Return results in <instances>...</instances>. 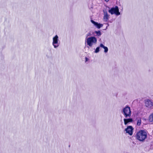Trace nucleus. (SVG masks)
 Here are the masks:
<instances>
[{"instance_id":"nucleus-1","label":"nucleus","mask_w":153,"mask_h":153,"mask_svg":"<svg viewBox=\"0 0 153 153\" xmlns=\"http://www.w3.org/2000/svg\"><path fill=\"white\" fill-rule=\"evenodd\" d=\"M137 139L140 141H143L147 137L146 132L144 130H140L136 134Z\"/></svg>"},{"instance_id":"nucleus-2","label":"nucleus","mask_w":153,"mask_h":153,"mask_svg":"<svg viewBox=\"0 0 153 153\" xmlns=\"http://www.w3.org/2000/svg\"><path fill=\"white\" fill-rule=\"evenodd\" d=\"M97 42V40L94 36H90L85 38V43H86L87 45L91 47L94 45L96 44Z\"/></svg>"},{"instance_id":"nucleus-3","label":"nucleus","mask_w":153,"mask_h":153,"mask_svg":"<svg viewBox=\"0 0 153 153\" xmlns=\"http://www.w3.org/2000/svg\"><path fill=\"white\" fill-rule=\"evenodd\" d=\"M122 112L126 118L130 117L131 114L130 108L128 106H126L124 108Z\"/></svg>"},{"instance_id":"nucleus-4","label":"nucleus","mask_w":153,"mask_h":153,"mask_svg":"<svg viewBox=\"0 0 153 153\" xmlns=\"http://www.w3.org/2000/svg\"><path fill=\"white\" fill-rule=\"evenodd\" d=\"M60 44L59 37L57 35H56L53 38L52 45L55 48H56L59 46Z\"/></svg>"},{"instance_id":"nucleus-5","label":"nucleus","mask_w":153,"mask_h":153,"mask_svg":"<svg viewBox=\"0 0 153 153\" xmlns=\"http://www.w3.org/2000/svg\"><path fill=\"white\" fill-rule=\"evenodd\" d=\"M108 12L111 15L115 14L116 16H119L120 14L119 12L118 7L116 6L115 7H113L108 10Z\"/></svg>"},{"instance_id":"nucleus-6","label":"nucleus","mask_w":153,"mask_h":153,"mask_svg":"<svg viewBox=\"0 0 153 153\" xmlns=\"http://www.w3.org/2000/svg\"><path fill=\"white\" fill-rule=\"evenodd\" d=\"M133 128L131 126H128L125 129L126 133H128L130 135H132Z\"/></svg>"},{"instance_id":"nucleus-7","label":"nucleus","mask_w":153,"mask_h":153,"mask_svg":"<svg viewBox=\"0 0 153 153\" xmlns=\"http://www.w3.org/2000/svg\"><path fill=\"white\" fill-rule=\"evenodd\" d=\"M145 104L146 106L148 108H151L153 106V103L149 99L145 100Z\"/></svg>"},{"instance_id":"nucleus-8","label":"nucleus","mask_w":153,"mask_h":153,"mask_svg":"<svg viewBox=\"0 0 153 153\" xmlns=\"http://www.w3.org/2000/svg\"><path fill=\"white\" fill-rule=\"evenodd\" d=\"M91 22L94 25H95L97 28L98 29L100 28L101 27H102L103 26V25L102 24H99L97 22H95L92 20H91Z\"/></svg>"},{"instance_id":"nucleus-9","label":"nucleus","mask_w":153,"mask_h":153,"mask_svg":"<svg viewBox=\"0 0 153 153\" xmlns=\"http://www.w3.org/2000/svg\"><path fill=\"white\" fill-rule=\"evenodd\" d=\"M104 17L103 20L105 22H107L109 16L106 11H103Z\"/></svg>"},{"instance_id":"nucleus-10","label":"nucleus","mask_w":153,"mask_h":153,"mask_svg":"<svg viewBox=\"0 0 153 153\" xmlns=\"http://www.w3.org/2000/svg\"><path fill=\"white\" fill-rule=\"evenodd\" d=\"M124 123L125 125H127L128 123L131 122L133 121L132 119L131 118L129 119H124Z\"/></svg>"},{"instance_id":"nucleus-11","label":"nucleus","mask_w":153,"mask_h":153,"mask_svg":"<svg viewBox=\"0 0 153 153\" xmlns=\"http://www.w3.org/2000/svg\"><path fill=\"white\" fill-rule=\"evenodd\" d=\"M101 48H102L104 49V52L106 53L108 52V48L107 47L105 46L104 45L102 44H100L99 46Z\"/></svg>"},{"instance_id":"nucleus-12","label":"nucleus","mask_w":153,"mask_h":153,"mask_svg":"<svg viewBox=\"0 0 153 153\" xmlns=\"http://www.w3.org/2000/svg\"><path fill=\"white\" fill-rule=\"evenodd\" d=\"M149 121L150 122H153V113L152 114L149 116Z\"/></svg>"},{"instance_id":"nucleus-13","label":"nucleus","mask_w":153,"mask_h":153,"mask_svg":"<svg viewBox=\"0 0 153 153\" xmlns=\"http://www.w3.org/2000/svg\"><path fill=\"white\" fill-rule=\"evenodd\" d=\"M94 33L96 34L98 36H100L101 35V32L100 31H95Z\"/></svg>"},{"instance_id":"nucleus-14","label":"nucleus","mask_w":153,"mask_h":153,"mask_svg":"<svg viewBox=\"0 0 153 153\" xmlns=\"http://www.w3.org/2000/svg\"><path fill=\"white\" fill-rule=\"evenodd\" d=\"M141 118L138 119L137 122V125L140 126L141 124Z\"/></svg>"},{"instance_id":"nucleus-15","label":"nucleus","mask_w":153,"mask_h":153,"mask_svg":"<svg viewBox=\"0 0 153 153\" xmlns=\"http://www.w3.org/2000/svg\"><path fill=\"white\" fill-rule=\"evenodd\" d=\"M100 47H98L96 49L94 52L95 53H98L100 51Z\"/></svg>"},{"instance_id":"nucleus-16","label":"nucleus","mask_w":153,"mask_h":153,"mask_svg":"<svg viewBox=\"0 0 153 153\" xmlns=\"http://www.w3.org/2000/svg\"><path fill=\"white\" fill-rule=\"evenodd\" d=\"M91 35V34L90 33H88V34H87L86 35V38H88V37L90 36Z\"/></svg>"},{"instance_id":"nucleus-17","label":"nucleus","mask_w":153,"mask_h":153,"mask_svg":"<svg viewBox=\"0 0 153 153\" xmlns=\"http://www.w3.org/2000/svg\"><path fill=\"white\" fill-rule=\"evenodd\" d=\"M85 59H86V61H88V59L87 58V57H86L85 58Z\"/></svg>"},{"instance_id":"nucleus-18","label":"nucleus","mask_w":153,"mask_h":153,"mask_svg":"<svg viewBox=\"0 0 153 153\" xmlns=\"http://www.w3.org/2000/svg\"><path fill=\"white\" fill-rule=\"evenodd\" d=\"M105 1H106V2H107L108 1H109V0H104Z\"/></svg>"}]
</instances>
